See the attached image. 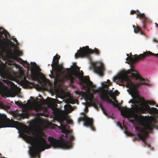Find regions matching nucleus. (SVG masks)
<instances>
[{
  "label": "nucleus",
  "mask_w": 158,
  "mask_h": 158,
  "mask_svg": "<svg viewBox=\"0 0 158 158\" xmlns=\"http://www.w3.org/2000/svg\"><path fill=\"white\" fill-rule=\"evenodd\" d=\"M12 40L15 42H16V43H17L18 42V41L17 40L16 38H12Z\"/></svg>",
  "instance_id": "72a5a7b5"
},
{
  "label": "nucleus",
  "mask_w": 158,
  "mask_h": 158,
  "mask_svg": "<svg viewBox=\"0 0 158 158\" xmlns=\"http://www.w3.org/2000/svg\"><path fill=\"white\" fill-rule=\"evenodd\" d=\"M119 110H121V115L125 117L129 118L133 117L135 121H137L140 120L141 115L134 113H131L130 110L127 108L124 107L122 108H119Z\"/></svg>",
  "instance_id": "1a4fd4ad"
},
{
  "label": "nucleus",
  "mask_w": 158,
  "mask_h": 158,
  "mask_svg": "<svg viewBox=\"0 0 158 158\" xmlns=\"http://www.w3.org/2000/svg\"><path fill=\"white\" fill-rule=\"evenodd\" d=\"M18 115L19 117L21 119H24L25 118H27L29 115V114L27 111L26 113H23L21 114H19Z\"/></svg>",
  "instance_id": "412c9836"
},
{
  "label": "nucleus",
  "mask_w": 158,
  "mask_h": 158,
  "mask_svg": "<svg viewBox=\"0 0 158 158\" xmlns=\"http://www.w3.org/2000/svg\"><path fill=\"white\" fill-rule=\"evenodd\" d=\"M99 107H100L102 110V111L103 113L106 115L107 114L106 112V110L103 108V107L102 106L101 104L100 103H99Z\"/></svg>",
  "instance_id": "393cba45"
},
{
  "label": "nucleus",
  "mask_w": 158,
  "mask_h": 158,
  "mask_svg": "<svg viewBox=\"0 0 158 158\" xmlns=\"http://www.w3.org/2000/svg\"><path fill=\"white\" fill-rule=\"evenodd\" d=\"M60 58V56L58 55H56L53 57V59L52 62V63L51 64V66L52 68L54 67V66L59 64V60Z\"/></svg>",
  "instance_id": "aec40b11"
},
{
  "label": "nucleus",
  "mask_w": 158,
  "mask_h": 158,
  "mask_svg": "<svg viewBox=\"0 0 158 158\" xmlns=\"http://www.w3.org/2000/svg\"><path fill=\"white\" fill-rule=\"evenodd\" d=\"M11 93V91L10 90L3 85L0 81V93L6 97H8L10 96Z\"/></svg>",
  "instance_id": "2eb2a0df"
},
{
  "label": "nucleus",
  "mask_w": 158,
  "mask_h": 158,
  "mask_svg": "<svg viewBox=\"0 0 158 158\" xmlns=\"http://www.w3.org/2000/svg\"><path fill=\"white\" fill-rule=\"evenodd\" d=\"M156 107H158V106L157 105H156Z\"/></svg>",
  "instance_id": "a18cd8bd"
},
{
  "label": "nucleus",
  "mask_w": 158,
  "mask_h": 158,
  "mask_svg": "<svg viewBox=\"0 0 158 158\" xmlns=\"http://www.w3.org/2000/svg\"><path fill=\"white\" fill-rule=\"evenodd\" d=\"M22 112H24V111H23V110H22Z\"/></svg>",
  "instance_id": "de8ad7c7"
},
{
  "label": "nucleus",
  "mask_w": 158,
  "mask_h": 158,
  "mask_svg": "<svg viewBox=\"0 0 158 158\" xmlns=\"http://www.w3.org/2000/svg\"><path fill=\"white\" fill-rule=\"evenodd\" d=\"M141 110L142 112L144 113L145 111H147L150 113H154L157 110L156 108L154 107H151L149 106L145 105L141 107Z\"/></svg>",
  "instance_id": "f3484780"
},
{
  "label": "nucleus",
  "mask_w": 158,
  "mask_h": 158,
  "mask_svg": "<svg viewBox=\"0 0 158 158\" xmlns=\"http://www.w3.org/2000/svg\"><path fill=\"white\" fill-rule=\"evenodd\" d=\"M146 104H148L151 105H154L156 104L155 102L154 101L150 100L146 101Z\"/></svg>",
  "instance_id": "b1692460"
},
{
  "label": "nucleus",
  "mask_w": 158,
  "mask_h": 158,
  "mask_svg": "<svg viewBox=\"0 0 158 158\" xmlns=\"http://www.w3.org/2000/svg\"><path fill=\"white\" fill-rule=\"evenodd\" d=\"M83 115L82 116L78 118V122L83 121L85 126L90 127L92 130L94 131L95 128L93 126V119L88 117L84 113H83Z\"/></svg>",
  "instance_id": "9d476101"
},
{
  "label": "nucleus",
  "mask_w": 158,
  "mask_h": 158,
  "mask_svg": "<svg viewBox=\"0 0 158 158\" xmlns=\"http://www.w3.org/2000/svg\"><path fill=\"white\" fill-rule=\"evenodd\" d=\"M75 92L76 94L79 95H81V92L80 91H76Z\"/></svg>",
  "instance_id": "c756f323"
},
{
  "label": "nucleus",
  "mask_w": 158,
  "mask_h": 158,
  "mask_svg": "<svg viewBox=\"0 0 158 158\" xmlns=\"http://www.w3.org/2000/svg\"><path fill=\"white\" fill-rule=\"evenodd\" d=\"M0 158H6L5 157H2V154L0 153Z\"/></svg>",
  "instance_id": "ea45409f"
},
{
  "label": "nucleus",
  "mask_w": 158,
  "mask_h": 158,
  "mask_svg": "<svg viewBox=\"0 0 158 158\" xmlns=\"http://www.w3.org/2000/svg\"><path fill=\"white\" fill-rule=\"evenodd\" d=\"M119 81L125 83L127 87L136 89L142 85H149V81L147 79L143 78L133 69L131 71L123 72L120 73L119 77Z\"/></svg>",
  "instance_id": "7ed1b4c3"
},
{
  "label": "nucleus",
  "mask_w": 158,
  "mask_h": 158,
  "mask_svg": "<svg viewBox=\"0 0 158 158\" xmlns=\"http://www.w3.org/2000/svg\"><path fill=\"white\" fill-rule=\"evenodd\" d=\"M119 124H120V127H122L121 124H120V123H119Z\"/></svg>",
  "instance_id": "c03bdc74"
},
{
  "label": "nucleus",
  "mask_w": 158,
  "mask_h": 158,
  "mask_svg": "<svg viewBox=\"0 0 158 158\" xmlns=\"http://www.w3.org/2000/svg\"><path fill=\"white\" fill-rule=\"evenodd\" d=\"M135 54L134 56H132L131 54V56H129V54H127V55L128 56V57L127 58L126 60H127L128 61V63L131 65H133L135 63L137 62L139 60H142L143 59H139L138 60H137L136 62H135Z\"/></svg>",
  "instance_id": "a211bd4d"
},
{
  "label": "nucleus",
  "mask_w": 158,
  "mask_h": 158,
  "mask_svg": "<svg viewBox=\"0 0 158 158\" xmlns=\"http://www.w3.org/2000/svg\"><path fill=\"white\" fill-rule=\"evenodd\" d=\"M15 103L16 104L19 105L20 103L19 101H16L15 102Z\"/></svg>",
  "instance_id": "f704fd0d"
},
{
  "label": "nucleus",
  "mask_w": 158,
  "mask_h": 158,
  "mask_svg": "<svg viewBox=\"0 0 158 158\" xmlns=\"http://www.w3.org/2000/svg\"><path fill=\"white\" fill-rule=\"evenodd\" d=\"M153 40V41L154 42H155V43H158V40H157L156 38H154Z\"/></svg>",
  "instance_id": "2f4dec72"
},
{
  "label": "nucleus",
  "mask_w": 158,
  "mask_h": 158,
  "mask_svg": "<svg viewBox=\"0 0 158 158\" xmlns=\"http://www.w3.org/2000/svg\"><path fill=\"white\" fill-rule=\"evenodd\" d=\"M98 91V90L97 89H93L92 90V91H93V92H94V93H95L96 92H97Z\"/></svg>",
  "instance_id": "4c0bfd02"
},
{
  "label": "nucleus",
  "mask_w": 158,
  "mask_h": 158,
  "mask_svg": "<svg viewBox=\"0 0 158 158\" xmlns=\"http://www.w3.org/2000/svg\"><path fill=\"white\" fill-rule=\"evenodd\" d=\"M155 24L156 25V27H157V28H158V24H157L156 23H155Z\"/></svg>",
  "instance_id": "a19ab883"
},
{
  "label": "nucleus",
  "mask_w": 158,
  "mask_h": 158,
  "mask_svg": "<svg viewBox=\"0 0 158 158\" xmlns=\"http://www.w3.org/2000/svg\"><path fill=\"white\" fill-rule=\"evenodd\" d=\"M80 68L76 65V63H73V65L71 66V69H66L68 71H70V72L68 73V75H63V77L61 81H69L70 83L72 84L75 80L73 76L79 79L83 89L89 92L91 89L95 88L96 85L90 81L89 76L84 77L83 73L82 70H80Z\"/></svg>",
  "instance_id": "f03ea898"
},
{
  "label": "nucleus",
  "mask_w": 158,
  "mask_h": 158,
  "mask_svg": "<svg viewBox=\"0 0 158 158\" xmlns=\"http://www.w3.org/2000/svg\"><path fill=\"white\" fill-rule=\"evenodd\" d=\"M133 123L134 121L133 120H132L131 121Z\"/></svg>",
  "instance_id": "37998d69"
},
{
  "label": "nucleus",
  "mask_w": 158,
  "mask_h": 158,
  "mask_svg": "<svg viewBox=\"0 0 158 158\" xmlns=\"http://www.w3.org/2000/svg\"><path fill=\"white\" fill-rule=\"evenodd\" d=\"M107 82L109 84H110V83H111V82H110V80H107Z\"/></svg>",
  "instance_id": "58836bf2"
},
{
  "label": "nucleus",
  "mask_w": 158,
  "mask_h": 158,
  "mask_svg": "<svg viewBox=\"0 0 158 158\" xmlns=\"http://www.w3.org/2000/svg\"><path fill=\"white\" fill-rule=\"evenodd\" d=\"M139 100L141 101L142 102H144L145 100L144 98H139Z\"/></svg>",
  "instance_id": "473e14b6"
},
{
  "label": "nucleus",
  "mask_w": 158,
  "mask_h": 158,
  "mask_svg": "<svg viewBox=\"0 0 158 158\" xmlns=\"http://www.w3.org/2000/svg\"><path fill=\"white\" fill-rule=\"evenodd\" d=\"M110 97L114 100L115 99L116 96L114 92H112L109 94ZM101 99L104 101H105L108 103H112L115 107H118V106L110 98L106 90L101 91V93L100 94Z\"/></svg>",
  "instance_id": "6e6552de"
},
{
  "label": "nucleus",
  "mask_w": 158,
  "mask_h": 158,
  "mask_svg": "<svg viewBox=\"0 0 158 158\" xmlns=\"http://www.w3.org/2000/svg\"><path fill=\"white\" fill-rule=\"evenodd\" d=\"M152 55L154 56H157L158 57V53L157 54H155L152 53L150 51H147L144 52L143 54H141L139 55L135 54V62H136L139 59H144L145 57H148L149 56Z\"/></svg>",
  "instance_id": "ddd939ff"
},
{
  "label": "nucleus",
  "mask_w": 158,
  "mask_h": 158,
  "mask_svg": "<svg viewBox=\"0 0 158 158\" xmlns=\"http://www.w3.org/2000/svg\"><path fill=\"white\" fill-rule=\"evenodd\" d=\"M135 26L133 25V27L134 28V31L135 33H139L141 35H144V33L140 29V28L138 27L137 26L135 28Z\"/></svg>",
  "instance_id": "4be33fe9"
},
{
  "label": "nucleus",
  "mask_w": 158,
  "mask_h": 158,
  "mask_svg": "<svg viewBox=\"0 0 158 158\" xmlns=\"http://www.w3.org/2000/svg\"><path fill=\"white\" fill-rule=\"evenodd\" d=\"M16 52L19 55H21V54H22V52H20L18 50H17Z\"/></svg>",
  "instance_id": "c85d7f7f"
},
{
  "label": "nucleus",
  "mask_w": 158,
  "mask_h": 158,
  "mask_svg": "<svg viewBox=\"0 0 158 158\" xmlns=\"http://www.w3.org/2000/svg\"><path fill=\"white\" fill-rule=\"evenodd\" d=\"M64 107L66 108H72V106L70 105V104H68V105H66L64 106Z\"/></svg>",
  "instance_id": "bb28decb"
},
{
  "label": "nucleus",
  "mask_w": 158,
  "mask_h": 158,
  "mask_svg": "<svg viewBox=\"0 0 158 158\" xmlns=\"http://www.w3.org/2000/svg\"><path fill=\"white\" fill-rule=\"evenodd\" d=\"M32 72V74L34 75V76L35 77H36V74H35V72Z\"/></svg>",
  "instance_id": "e433bc0d"
},
{
  "label": "nucleus",
  "mask_w": 158,
  "mask_h": 158,
  "mask_svg": "<svg viewBox=\"0 0 158 158\" xmlns=\"http://www.w3.org/2000/svg\"><path fill=\"white\" fill-rule=\"evenodd\" d=\"M93 66L95 73L98 74L100 76L102 77L104 75L103 71L104 68V65L102 63L99 64L98 65L94 64Z\"/></svg>",
  "instance_id": "4468645a"
},
{
  "label": "nucleus",
  "mask_w": 158,
  "mask_h": 158,
  "mask_svg": "<svg viewBox=\"0 0 158 158\" xmlns=\"http://www.w3.org/2000/svg\"><path fill=\"white\" fill-rule=\"evenodd\" d=\"M6 127H14L18 129H24L26 133L29 134L30 133V131L27 126L18 121H11L7 118L6 115L0 114V128Z\"/></svg>",
  "instance_id": "39448f33"
},
{
  "label": "nucleus",
  "mask_w": 158,
  "mask_h": 158,
  "mask_svg": "<svg viewBox=\"0 0 158 158\" xmlns=\"http://www.w3.org/2000/svg\"><path fill=\"white\" fill-rule=\"evenodd\" d=\"M113 79H114V81H115L116 80H117V77H114V78H113Z\"/></svg>",
  "instance_id": "79ce46f5"
},
{
  "label": "nucleus",
  "mask_w": 158,
  "mask_h": 158,
  "mask_svg": "<svg viewBox=\"0 0 158 158\" xmlns=\"http://www.w3.org/2000/svg\"><path fill=\"white\" fill-rule=\"evenodd\" d=\"M24 63L26 64L27 65V66H30V64L27 61H25Z\"/></svg>",
  "instance_id": "c9c22d12"
},
{
  "label": "nucleus",
  "mask_w": 158,
  "mask_h": 158,
  "mask_svg": "<svg viewBox=\"0 0 158 158\" xmlns=\"http://www.w3.org/2000/svg\"><path fill=\"white\" fill-rule=\"evenodd\" d=\"M67 102L69 103L73 104L75 103V101L73 98H69L67 100Z\"/></svg>",
  "instance_id": "5701e85b"
},
{
  "label": "nucleus",
  "mask_w": 158,
  "mask_h": 158,
  "mask_svg": "<svg viewBox=\"0 0 158 158\" xmlns=\"http://www.w3.org/2000/svg\"><path fill=\"white\" fill-rule=\"evenodd\" d=\"M138 101H136V103H137V104H138Z\"/></svg>",
  "instance_id": "49530a36"
},
{
  "label": "nucleus",
  "mask_w": 158,
  "mask_h": 158,
  "mask_svg": "<svg viewBox=\"0 0 158 158\" xmlns=\"http://www.w3.org/2000/svg\"><path fill=\"white\" fill-rule=\"evenodd\" d=\"M31 65L34 67H37V64L35 62H31Z\"/></svg>",
  "instance_id": "cd10ccee"
},
{
  "label": "nucleus",
  "mask_w": 158,
  "mask_h": 158,
  "mask_svg": "<svg viewBox=\"0 0 158 158\" xmlns=\"http://www.w3.org/2000/svg\"><path fill=\"white\" fill-rule=\"evenodd\" d=\"M39 97H42V96H39Z\"/></svg>",
  "instance_id": "09e8293b"
},
{
  "label": "nucleus",
  "mask_w": 158,
  "mask_h": 158,
  "mask_svg": "<svg viewBox=\"0 0 158 158\" xmlns=\"http://www.w3.org/2000/svg\"><path fill=\"white\" fill-rule=\"evenodd\" d=\"M114 93L115 95V94L118 95L119 94V92L117 90H115Z\"/></svg>",
  "instance_id": "7c9ffc66"
},
{
  "label": "nucleus",
  "mask_w": 158,
  "mask_h": 158,
  "mask_svg": "<svg viewBox=\"0 0 158 158\" xmlns=\"http://www.w3.org/2000/svg\"><path fill=\"white\" fill-rule=\"evenodd\" d=\"M64 121H66V122L68 124H71L72 123V121L68 117L65 115H63L60 116L58 118V121L60 123L61 126H58L56 124H53V125L60 129H61V127H64V125L63 124Z\"/></svg>",
  "instance_id": "f8f14e48"
},
{
  "label": "nucleus",
  "mask_w": 158,
  "mask_h": 158,
  "mask_svg": "<svg viewBox=\"0 0 158 158\" xmlns=\"http://www.w3.org/2000/svg\"><path fill=\"white\" fill-rule=\"evenodd\" d=\"M148 147H149L150 145L149 144H148Z\"/></svg>",
  "instance_id": "8fccbe9b"
},
{
  "label": "nucleus",
  "mask_w": 158,
  "mask_h": 158,
  "mask_svg": "<svg viewBox=\"0 0 158 158\" xmlns=\"http://www.w3.org/2000/svg\"><path fill=\"white\" fill-rule=\"evenodd\" d=\"M100 51L97 48H94V50L89 48L88 46L80 48L79 50L75 54L76 58L79 57H87L89 58L91 54L94 53L96 55L99 56L100 54Z\"/></svg>",
  "instance_id": "423d86ee"
},
{
  "label": "nucleus",
  "mask_w": 158,
  "mask_h": 158,
  "mask_svg": "<svg viewBox=\"0 0 158 158\" xmlns=\"http://www.w3.org/2000/svg\"><path fill=\"white\" fill-rule=\"evenodd\" d=\"M157 123L156 120L153 119L149 122L146 123L143 125L144 129L139 127H135L136 130L137 131V134L138 136L145 144H147L146 139L147 137V133L151 132L154 128H157L158 127L156 126Z\"/></svg>",
  "instance_id": "20e7f679"
},
{
  "label": "nucleus",
  "mask_w": 158,
  "mask_h": 158,
  "mask_svg": "<svg viewBox=\"0 0 158 158\" xmlns=\"http://www.w3.org/2000/svg\"><path fill=\"white\" fill-rule=\"evenodd\" d=\"M10 36L8 32L2 27H0V49L6 50L8 46L6 39Z\"/></svg>",
  "instance_id": "0eeeda50"
},
{
  "label": "nucleus",
  "mask_w": 158,
  "mask_h": 158,
  "mask_svg": "<svg viewBox=\"0 0 158 158\" xmlns=\"http://www.w3.org/2000/svg\"><path fill=\"white\" fill-rule=\"evenodd\" d=\"M39 158H40V156H39Z\"/></svg>",
  "instance_id": "3c124183"
},
{
  "label": "nucleus",
  "mask_w": 158,
  "mask_h": 158,
  "mask_svg": "<svg viewBox=\"0 0 158 158\" xmlns=\"http://www.w3.org/2000/svg\"><path fill=\"white\" fill-rule=\"evenodd\" d=\"M130 14L131 15L136 14L137 18L139 17L140 19L142 20L143 27L144 28H146L145 23L148 22V19L145 16L144 13H140L138 10L136 11L131 10V11Z\"/></svg>",
  "instance_id": "9b49d317"
},
{
  "label": "nucleus",
  "mask_w": 158,
  "mask_h": 158,
  "mask_svg": "<svg viewBox=\"0 0 158 158\" xmlns=\"http://www.w3.org/2000/svg\"><path fill=\"white\" fill-rule=\"evenodd\" d=\"M53 69H54L57 75H59L60 73L63 74L64 73L63 71V67L62 65L59 64L54 66Z\"/></svg>",
  "instance_id": "6ab92c4d"
},
{
  "label": "nucleus",
  "mask_w": 158,
  "mask_h": 158,
  "mask_svg": "<svg viewBox=\"0 0 158 158\" xmlns=\"http://www.w3.org/2000/svg\"><path fill=\"white\" fill-rule=\"evenodd\" d=\"M2 64H3L2 63L1 60H0V74H1L2 73L3 68V66Z\"/></svg>",
  "instance_id": "a878e982"
},
{
  "label": "nucleus",
  "mask_w": 158,
  "mask_h": 158,
  "mask_svg": "<svg viewBox=\"0 0 158 158\" xmlns=\"http://www.w3.org/2000/svg\"><path fill=\"white\" fill-rule=\"evenodd\" d=\"M85 97L86 100L89 101L90 103L94 106H96V104L98 103V101L96 98H94V95L93 94H86Z\"/></svg>",
  "instance_id": "dca6fc26"
},
{
  "label": "nucleus",
  "mask_w": 158,
  "mask_h": 158,
  "mask_svg": "<svg viewBox=\"0 0 158 158\" xmlns=\"http://www.w3.org/2000/svg\"><path fill=\"white\" fill-rule=\"evenodd\" d=\"M65 135L63 138L61 136L60 139H57L52 137L49 136L48 138L50 142L49 144L47 143V141L42 135L38 134L35 138L33 136H29L25 134L24 136L30 142L35 140V145L30 150V154L32 158H35L38 155L40 150L44 151L46 149H49L52 146L54 148H62L68 149L72 147V143L70 141L74 139L73 135H71L69 131L66 130L64 131Z\"/></svg>",
  "instance_id": "f257e3e1"
}]
</instances>
